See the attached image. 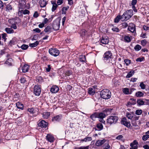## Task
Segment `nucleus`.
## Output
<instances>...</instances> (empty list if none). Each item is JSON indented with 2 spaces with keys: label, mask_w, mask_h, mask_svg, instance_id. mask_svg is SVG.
<instances>
[{
  "label": "nucleus",
  "mask_w": 149,
  "mask_h": 149,
  "mask_svg": "<svg viewBox=\"0 0 149 149\" xmlns=\"http://www.w3.org/2000/svg\"><path fill=\"white\" fill-rule=\"evenodd\" d=\"M88 93L91 95H93L95 93L93 89L92 88H89L88 91Z\"/></svg>",
  "instance_id": "obj_34"
},
{
  "label": "nucleus",
  "mask_w": 149,
  "mask_h": 149,
  "mask_svg": "<svg viewBox=\"0 0 149 149\" xmlns=\"http://www.w3.org/2000/svg\"><path fill=\"white\" fill-rule=\"evenodd\" d=\"M39 16L38 14L37 11H36L35 12L33 16L35 18H37Z\"/></svg>",
  "instance_id": "obj_60"
},
{
  "label": "nucleus",
  "mask_w": 149,
  "mask_h": 149,
  "mask_svg": "<svg viewBox=\"0 0 149 149\" xmlns=\"http://www.w3.org/2000/svg\"><path fill=\"white\" fill-rule=\"evenodd\" d=\"M63 0H58L57 3V4L59 5L62 4L63 3Z\"/></svg>",
  "instance_id": "obj_58"
},
{
  "label": "nucleus",
  "mask_w": 149,
  "mask_h": 149,
  "mask_svg": "<svg viewBox=\"0 0 149 149\" xmlns=\"http://www.w3.org/2000/svg\"><path fill=\"white\" fill-rule=\"evenodd\" d=\"M27 110L30 113L32 114L36 113L38 111V109H34L33 108H29Z\"/></svg>",
  "instance_id": "obj_9"
},
{
  "label": "nucleus",
  "mask_w": 149,
  "mask_h": 149,
  "mask_svg": "<svg viewBox=\"0 0 149 149\" xmlns=\"http://www.w3.org/2000/svg\"><path fill=\"white\" fill-rule=\"evenodd\" d=\"M133 11L132 10H130L126 11L122 15V18L123 20H127L130 18L133 15Z\"/></svg>",
  "instance_id": "obj_2"
},
{
  "label": "nucleus",
  "mask_w": 149,
  "mask_h": 149,
  "mask_svg": "<svg viewBox=\"0 0 149 149\" xmlns=\"http://www.w3.org/2000/svg\"><path fill=\"white\" fill-rule=\"evenodd\" d=\"M28 46L27 45L23 44L21 47L22 49L23 50H26L28 48Z\"/></svg>",
  "instance_id": "obj_40"
},
{
  "label": "nucleus",
  "mask_w": 149,
  "mask_h": 149,
  "mask_svg": "<svg viewBox=\"0 0 149 149\" xmlns=\"http://www.w3.org/2000/svg\"><path fill=\"white\" fill-rule=\"evenodd\" d=\"M46 139L50 142H53L54 139L53 136L51 134H48L46 136Z\"/></svg>",
  "instance_id": "obj_14"
},
{
  "label": "nucleus",
  "mask_w": 149,
  "mask_h": 149,
  "mask_svg": "<svg viewBox=\"0 0 149 149\" xmlns=\"http://www.w3.org/2000/svg\"><path fill=\"white\" fill-rule=\"evenodd\" d=\"M15 41L14 40H11L9 43V45L10 46H12L13 45H14L15 44Z\"/></svg>",
  "instance_id": "obj_56"
},
{
  "label": "nucleus",
  "mask_w": 149,
  "mask_h": 149,
  "mask_svg": "<svg viewBox=\"0 0 149 149\" xmlns=\"http://www.w3.org/2000/svg\"><path fill=\"white\" fill-rule=\"evenodd\" d=\"M120 19L122 20V21H123V19L122 18V16L120 15H118L114 19V22L116 23H118Z\"/></svg>",
  "instance_id": "obj_17"
},
{
  "label": "nucleus",
  "mask_w": 149,
  "mask_h": 149,
  "mask_svg": "<svg viewBox=\"0 0 149 149\" xmlns=\"http://www.w3.org/2000/svg\"><path fill=\"white\" fill-rule=\"evenodd\" d=\"M43 79L42 78V77H39L37 79V81L39 82L40 83H41V82L43 81Z\"/></svg>",
  "instance_id": "obj_48"
},
{
  "label": "nucleus",
  "mask_w": 149,
  "mask_h": 149,
  "mask_svg": "<svg viewBox=\"0 0 149 149\" xmlns=\"http://www.w3.org/2000/svg\"><path fill=\"white\" fill-rule=\"evenodd\" d=\"M135 104V102L134 103H132V102H131L130 101L127 102V104H126V105L127 106H128L129 107H130V106H131V105H134Z\"/></svg>",
  "instance_id": "obj_54"
},
{
  "label": "nucleus",
  "mask_w": 149,
  "mask_h": 149,
  "mask_svg": "<svg viewBox=\"0 0 149 149\" xmlns=\"http://www.w3.org/2000/svg\"><path fill=\"white\" fill-rule=\"evenodd\" d=\"M45 25L44 23H42L39 24L38 25V26L40 28H43Z\"/></svg>",
  "instance_id": "obj_63"
},
{
  "label": "nucleus",
  "mask_w": 149,
  "mask_h": 149,
  "mask_svg": "<svg viewBox=\"0 0 149 149\" xmlns=\"http://www.w3.org/2000/svg\"><path fill=\"white\" fill-rule=\"evenodd\" d=\"M128 30L131 32L134 33L135 31V25H134L133 26H129L128 28Z\"/></svg>",
  "instance_id": "obj_22"
},
{
  "label": "nucleus",
  "mask_w": 149,
  "mask_h": 149,
  "mask_svg": "<svg viewBox=\"0 0 149 149\" xmlns=\"http://www.w3.org/2000/svg\"><path fill=\"white\" fill-rule=\"evenodd\" d=\"M121 124L127 127H130V122H128L125 117L123 118L121 121Z\"/></svg>",
  "instance_id": "obj_8"
},
{
  "label": "nucleus",
  "mask_w": 149,
  "mask_h": 149,
  "mask_svg": "<svg viewBox=\"0 0 149 149\" xmlns=\"http://www.w3.org/2000/svg\"><path fill=\"white\" fill-rule=\"evenodd\" d=\"M126 116L127 118L130 119H132V118H133V116L128 112L127 113Z\"/></svg>",
  "instance_id": "obj_43"
},
{
  "label": "nucleus",
  "mask_w": 149,
  "mask_h": 149,
  "mask_svg": "<svg viewBox=\"0 0 149 149\" xmlns=\"http://www.w3.org/2000/svg\"><path fill=\"white\" fill-rule=\"evenodd\" d=\"M22 11L23 12V13L24 15L29 14L30 13L29 11L27 9H25L24 10H22Z\"/></svg>",
  "instance_id": "obj_50"
},
{
  "label": "nucleus",
  "mask_w": 149,
  "mask_h": 149,
  "mask_svg": "<svg viewBox=\"0 0 149 149\" xmlns=\"http://www.w3.org/2000/svg\"><path fill=\"white\" fill-rule=\"evenodd\" d=\"M137 0H132L131 4L132 6H134V5L136 3Z\"/></svg>",
  "instance_id": "obj_59"
},
{
  "label": "nucleus",
  "mask_w": 149,
  "mask_h": 149,
  "mask_svg": "<svg viewBox=\"0 0 149 149\" xmlns=\"http://www.w3.org/2000/svg\"><path fill=\"white\" fill-rule=\"evenodd\" d=\"M123 92L126 94H129V89L127 88H124L123 90Z\"/></svg>",
  "instance_id": "obj_32"
},
{
  "label": "nucleus",
  "mask_w": 149,
  "mask_h": 149,
  "mask_svg": "<svg viewBox=\"0 0 149 149\" xmlns=\"http://www.w3.org/2000/svg\"><path fill=\"white\" fill-rule=\"evenodd\" d=\"M12 59L11 58H8L5 62V63L9 65H12Z\"/></svg>",
  "instance_id": "obj_19"
},
{
  "label": "nucleus",
  "mask_w": 149,
  "mask_h": 149,
  "mask_svg": "<svg viewBox=\"0 0 149 149\" xmlns=\"http://www.w3.org/2000/svg\"><path fill=\"white\" fill-rule=\"evenodd\" d=\"M112 30L113 31H116L117 32H118L119 31L118 29L116 27H114L112 28Z\"/></svg>",
  "instance_id": "obj_61"
},
{
  "label": "nucleus",
  "mask_w": 149,
  "mask_h": 149,
  "mask_svg": "<svg viewBox=\"0 0 149 149\" xmlns=\"http://www.w3.org/2000/svg\"><path fill=\"white\" fill-rule=\"evenodd\" d=\"M86 31L84 29H83L82 30H81L80 31V32L81 35V36H83V37L85 35V34H86Z\"/></svg>",
  "instance_id": "obj_39"
},
{
  "label": "nucleus",
  "mask_w": 149,
  "mask_h": 149,
  "mask_svg": "<svg viewBox=\"0 0 149 149\" xmlns=\"http://www.w3.org/2000/svg\"><path fill=\"white\" fill-rule=\"evenodd\" d=\"M61 116L57 115L54 117L52 119L53 121H59L61 119Z\"/></svg>",
  "instance_id": "obj_16"
},
{
  "label": "nucleus",
  "mask_w": 149,
  "mask_h": 149,
  "mask_svg": "<svg viewBox=\"0 0 149 149\" xmlns=\"http://www.w3.org/2000/svg\"><path fill=\"white\" fill-rule=\"evenodd\" d=\"M97 118H100L101 119H102L105 117L106 115L104 113L101 112L99 113H97Z\"/></svg>",
  "instance_id": "obj_23"
},
{
  "label": "nucleus",
  "mask_w": 149,
  "mask_h": 149,
  "mask_svg": "<svg viewBox=\"0 0 149 149\" xmlns=\"http://www.w3.org/2000/svg\"><path fill=\"white\" fill-rule=\"evenodd\" d=\"M103 147H104V149H108L110 148V146L108 143H105Z\"/></svg>",
  "instance_id": "obj_38"
},
{
  "label": "nucleus",
  "mask_w": 149,
  "mask_h": 149,
  "mask_svg": "<svg viewBox=\"0 0 149 149\" xmlns=\"http://www.w3.org/2000/svg\"><path fill=\"white\" fill-rule=\"evenodd\" d=\"M72 72L70 71H66L65 73L66 76H69L72 74Z\"/></svg>",
  "instance_id": "obj_42"
},
{
  "label": "nucleus",
  "mask_w": 149,
  "mask_h": 149,
  "mask_svg": "<svg viewBox=\"0 0 149 149\" xmlns=\"http://www.w3.org/2000/svg\"><path fill=\"white\" fill-rule=\"evenodd\" d=\"M141 48V47L140 45H137L134 47V49L136 51H138L140 50Z\"/></svg>",
  "instance_id": "obj_30"
},
{
  "label": "nucleus",
  "mask_w": 149,
  "mask_h": 149,
  "mask_svg": "<svg viewBox=\"0 0 149 149\" xmlns=\"http://www.w3.org/2000/svg\"><path fill=\"white\" fill-rule=\"evenodd\" d=\"M34 93L36 95L39 96L41 92V89L40 87L37 85H35L34 88Z\"/></svg>",
  "instance_id": "obj_7"
},
{
  "label": "nucleus",
  "mask_w": 149,
  "mask_h": 149,
  "mask_svg": "<svg viewBox=\"0 0 149 149\" xmlns=\"http://www.w3.org/2000/svg\"><path fill=\"white\" fill-rule=\"evenodd\" d=\"M137 103L139 105H143L144 104V102L142 100H138L137 101Z\"/></svg>",
  "instance_id": "obj_29"
},
{
  "label": "nucleus",
  "mask_w": 149,
  "mask_h": 149,
  "mask_svg": "<svg viewBox=\"0 0 149 149\" xmlns=\"http://www.w3.org/2000/svg\"><path fill=\"white\" fill-rule=\"evenodd\" d=\"M112 55L110 51L107 52H105L104 55V60L105 62L107 63L111 62V61Z\"/></svg>",
  "instance_id": "obj_4"
},
{
  "label": "nucleus",
  "mask_w": 149,
  "mask_h": 149,
  "mask_svg": "<svg viewBox=\"0 0 149 149\" xmlns=\"http://www.w3.org/2000/svg\"><path fill=\"white\" fill-rule=\"evenodd\" d=\"M51 28L49 26H47L44 29V31L46 32L51 31Z\"/></svg>",
  "instance_id": "obj_36"
},
{
  "label": "nucleus",
  "mask_w": 149,
  "mask_h": 149,
  "mask_svg": "<svg viewBox=\"0 0 149 149\" xmlns=\"http://www.w3.org/2000/svg\"><path fill=\"white\" fill-rule=\"evenodd\" d=\"M47 125V123L44 120H42L38 124V126L42 128L46 127Z\"/></svg>",
  "instance_id": "obj_10"
},
{
  "label": "nucleus",
  "mask_w": 149,
  "mask_h": 149,
  "mask_svg": "<svg viewBox=\"0 0 149 149\" xmlns=\"http://www.w3.org/2000/svg\"><path fill=\"white\" fill-rule=\"evenodd\" d=\"M47 4V2L46 1L44 0H43V1H41L40 3V6L41 7H45Z\"/></svg>",
  "instance_id": "obj_33"
},
{
  "label": "nucleus",
  "mask_w": 149,
  "mask_h": 149,
  "mask_svg": "<svg viewBox=\"0 0 149 149\" xmlns=\"http://www.w3.org/2000/svg\"><path fill=\"white\" fill-rule=\"evenodd\" d=\"M59 90L58 87L57 86H54L51 88L50 91L52 93H55L58 92Z\"/></svg>",
  "instance_id": "obj_12"
},
{
  "label": "nucleus",
  "mask_w": 149,
  "mask_h": 149,
  "mask_svg": "<svg viewBox=\"0 0 149 149\" xmlns=\"http://www.w3.org/2000/svg\"><path fill=\"white\" fill-rule=\"evenodd\" d=\"M97 127L99 129V130H101L103 129V125L101 123L98 124L97 125Z\"/></svg>",
  "instance_id": "obj_31"
},
{
  "label": "nucleus",
  "mask_w": 149,
  "mask_h": 149,
  "mask_svg": "<svg viewBox=\"0 0 149 149\" xmlns=\"http://www.w3.org/2000/svg\"><path fill=\"white\" fill-rule=\"evenodd\" d=\"M118 119V117L116 116H109L107 119V124L110 125L115 124Z\"/></svg>",
  "instance_id": "obj_3"
},
{
  "label": "nucleus",
  "mask_w": 149,
  "mask_h": 149,
  "mask_svg": "<svg viewBox=\"0 0 149 149\" xmlns=\"http://www.w3.org/2000/svg\"><path fill=\"white\" fill-rule=\"evenodd\" d=\"M49 53L54 56H58L59 54V51L56 48H51L49 49Z\"/></svg>",
  "instance_id": "obj_5"
},
{
  "label": "nucleus",
  "mask_w": 149,
  "mask_h": 149,
  "mask_svg": "<svg viewBox=\"0 0 149 149\" xmlns=\"http://www.w3.org/2000/svg\"><path fill=\"white\" fill-rule=\"evenodd\" d=\"M57 6H58L57 4H55V5H53L52 9V11H54L56 9Z\"/></svg>",
  "instance_id": "obj_51"
},
{
  "label": "nucleus",
  "mask_w": 149,
  "mask_h": 149,
  "mask_svg": "<svg viewBox=\"0 0 149 149\" xmlns=\"http://www.w3.org/2000/svg\"><path fill=\"white\" fill-rule=\"evenodd\" d=\"M5 30L8 33H12L14 32V30L12 28H6L5 29Z\"/></svg>",
  "instance_id": "obj_21"
},
{
  "label": "nucleus",
  "mask_w": 149,
  "mask_h": 149,
  "mask_svg": "<svg viewBox=\"0 0 149 149\" xmlns=\"http://www.w3.org/2000/svg\"><path fill=\"white\" fill-rule=\"evenodd\" d=\"M109 39L107 37H102L101 42L103 44H108L109 42Z\"/></svg>",
  "instance_id": "obj_13"
},
{
  "label": "nucleus",
  "mask_w": 149,
  "mask_h": 149,
  "mask_svg": "<svg viewBox=\"0 0 149 149\" xmlns=\"http://www.w3.org/2000/svg\"><path fill=\"white\" fill-rule=\"evenodd\" d=\"M16 105L17 108L22 109L23 108V105L22 104L18 102L16 104Z\"/></svg>",
  "instance_id": "obj_27"
},
{
  "label": "nucleus",
  "mask_w": 149,
  "mask_h": 149,
  "mask_svg": "<svg viewBox=\"0 0 149 149\" xmlns=\"http://www.w3.org/2000/svg\"><path fill=\"white\" fill-rule=\"evenodd\" d=\"M77 149H89V146L86 147L81 146L78 147L77 148Z\"/></svg>",
  "instance_id": "obj_49"
},
{
  "label": "nucleus",
  "mask_w": 149,
  "mask_h": 149,
  "mask_svg": "<svg viewBox=\"0 0 149 149\" xmlns=\"http://www.w3.org/2000/svg\"><path fill=\"white\" fill-rule=\"evenodd\" d=\"M85 141L86 142L87 141H91L92 140V138L91 137H87L86 138H84Z\"/></svg>",
  "instance_id": "obj_47"
},
{
  "label": "nucleus",
  "mask_w": 149,
  "mask_h": 149,
  "mask_svg": "<svg viewBox=\"0 0 149 149\" xmlns=\"http://www.w3.org/2000/svg\"><path fill=\"white\" fill-rule=\"evenodd\" d=\"M90 117L93 120H94L96 118H97V113H95L91 115Z\"/></svg>",
  "instance_id": "obj_26"
},
{
  "label": "nucleus",
  "mask_w": 149,
  "mask_h": 149,
  "mask_svg": "<svg viewBox=\"0 0 149 149\" xmlns=\"http://www.w3.org/2000/svg\"><path fill=\"white\" fill-rule=\"evenodd\" d=\"M39 44V42L38 41H36L35 42L33 43H31L29 44L30 47H34L37 46Z\"/></svg>",
  "instance_id": "obj_25"
},
{
  "label": "nucleus",
  "mask_w": 149,
  "mask_h": 149,
  "mask_svg": "<svg viewBox=\"0 0 149 149\" xmlns=\"http://www.w3.org/2000/svg\"><path fill=\"white\" fill-rule=\"evenodd\" d=\"M68 8V7H64L62 9V13H65V11L67 10Z\"/></svg>",
  "instance_id": "obj_44"
},
{
  "label": "nucleus",
  "mask_w": 149,
  "mask_h": 149,
  "mask_svg": "<svg viewBox=\"0 0 149 149\" xmlns=\"http://www.w3.org/2000/svg\"><path fill=\"white\" fill-rule=\"evenodd\" d=\"M79 61L81 62H86V61L85 55H81L79 57Z\"/></svg>",
  "instance_id": "obj_18"
},
{
  "label": "nucleus",
  "mask_w": 149,
  "mask_h": 149,
  "mask_svg": "<svg viewBox=\"0 0 149 149\" xmlns=\"http://www.w3.org/2000/svg\"><path fill=\"white\" fill-rule=\"evenodd\" d=\"M143 93L141 91H138L136 93V95L138 97H141L143 96Z\"/></svg>",
  "instance_id": "obj_28"
},
{
  "label": "nucleus",
  "mask_w": 149,
  "mask_h": 149,
  "mask_svg": "<svg viewBox=\"0 0 149 149\" xmlns=\"http://www.w3.org/2000/svg\"><path fill=\"white\" fill-rule=\"evenodd\" d=\"M106 140L104 139L102 140H99L95 143V145L97 146H100L103 145L105 142Z\"/></svg>",
  "instance_id": "obj_11"
},
{
  "label": "nucleus",
  "mask_w": 149,
  "mask_h": 149,
  "mask_svg": "<svg viewBox=\"0 0 149 149\" xmlns=\"http://www.w3.org/2000/svg\"><path fill=\"white\" fill-rule=\"evenodd\" d=\"M142 113V110H137L136 111L135 113L137 115H140Z\"/></svg>",
  "instance_id": "obj_45"
},
{
  "label": "nucleus",
  "mask_w": 149,
  "mask_h": 149,
  "mask_svg": "<svg viewBox=\"0 0 149 149\" xmlns=\"http://www.w3.org/2000/svg\"><path fill=\"white\" fill-rule=\"evenodd\" d=\"M128 25L125 22H124L122 24V26L123 27H126L128 26Z\"/></svg>",
  "instance_id": "obj_64"
},
{
  "label": "nucleus",
  "mask_w": 149,
  "mask_h": 149,
  "mask_svg": "<svg viewBox=\"0 0 149 149\" xmlns=\"http://www.w3.org/2000/svg\"><path fill=\"white\" fill-rule=\"evenodd\" d=\"M124 62L125 63L126 65L128 66L131 63V60L129 59H126L124 60Z\"/></svg>",
  "instance_id": "obj_41"
},
{
  "label": "nucleus",
  "mask_w": 149,
  "mask_h": 149,
  "mask_svg": "<svg viewBox=\"0 0 149 149\" xmlns=\"http://www.w3.org/2000/svg\"><path fill=\"white\" fill-rule=\"evenodd\" d=\"M140 86L142 89H144L145 88V86L143 82H141L140 83Z\"/></svg>",
  "instance_id": "obj_53"
},
{
  "label": "nucleus",
  "mask_w": 149,
  "mask_h": 149,
  "mask_svg": "<svg viewBox=\"0 0 149 149\" xmlns=\"http://www.w3.org/2000/svg\"><path fill=\"white\" fill-rule=\"evenodd\" d=\"M60 26V21L56 20L54 21L52 26L53 29L55 31L58 30L59 29Z\"/></svg>",
  "instance_id": "obj_6"
},
{
  "label": "nucleus",
  "mask_w": 149,
  "mask_h": 149,
  "mask_svg": "<svg viewBox=\"0 0 149 149\" xmlns=\"http://www.w3.org/2000/svg\"><path fill=\"white\" fill-rule=\"evenodd\" d=\"M50 115V112H44L42 114V116L44 118H47Z\"/></svg>",
  "instance_id": "obj_20"
},
{
  "label": "nucleus",
  "mask_w": 149,
  "mask_h": 149,
  "mask_svg": "<svg viewBox=\"0 0 149 149\" xmlns=\"http://www.w3.org/2000/svg\"><path fill=\"white\" fill-rule=\"evenodd\" d=\"M124 39L125 41L127 42H129L131 40L130 37L128 36H125Z\"/></svg>",
  "instance_id": "obj_35"
},
{
  "label": "nucleus",
  "mask_w": 149,
  "mask_h": 149,
  "mask_svg": "<svg viewBox=\"0 0 149 149\" xmlns=\"http://www.w3.org/2000/svg\"><path fill=\"white\" fill-rule=\"evenodd\" d=\"M33 31H35L37 33H40L41 31V30L38 28H36L33 29Z\"/></svg>",
  "instance_id": "obj_62"
},
{
  "label": "nucleus",
  "mask_w": 149,
  "mask_h": 149,
  "mask_svg": "<svg viewBox=\"0 0 149 149\" xmlns=\"http://www.w3.org/2000/svg\"><path fill=\"white\" fill-rule=\"evenodd\" d=\"M29 68L28 65L25 64L24 65L22 68V71L23 72H27Z\"/></svg>",
  "instance_id": "obj_15"
},
{
  "label": "nucleus",
  "mask_w": 149,
  "mask_h": 149,
  "mask_svg": "<svg viewBox=\"0 0 149 149\" xmlns=\"http://www.w3.org/2000/svg\"><path fill=\"white\" fill-rule=\"evenodd\" d=\"M144 59V57L138 58L136 59V61L137 62H141Z\"/></svg>",
  "instance_id": "obj_55"
},
{
  "label": "nucleus",
  "mask_w": 149,
  "mask_h": 149,
  "mask_svg": "<svg viewBox=\"0 0 149 149\" xmlns=\"http://www.w3.org/2000/svg\"><path fill=\"white\" fill-rule=\"evenodd\" d=\"M148 138H149V135H143L142 137V139L144 141H146Z\"/></svg>",
  "instance_id": "obj_37"
},
{
  "label": "nucleus",
  "mask_w": 149,
  "mask_h": 149,
  "mask_svg": "<svg viewBox=\"0 0 149 149\" xmlns=\"http://www.w3.org/2000/svg\"><path fill=\"white\" fill-rule=\"evenodd\" d=\"M134 73V70H132L129 72L127 74V75L126 76L127 78H129L132 76L133 75Z\"/></svg>",
  "instance_id": "obj_24"
},
{
  "label": "nucleus",
  "mask_w": 149,
  "mask_h": 149,
  "mask_svg": "<svg viewBox=\"0 0 149 149\" xmlns=\"http://www.w3.org/2000/svg\"><path fill=\"white\" fill-rule=\"evenodd\" d=\"M101 97L105 99H107L110 98L111 96V93L110 91L107 89H104L100 92Z\"/></svg>",
  "instance_id": "obj_1"
},
{
  "label": "nucleus",
  "mask_w": 149,
  "mask_h": 149,
  "mask_svg": "<svg viewBox=\"0 0 149 149\" xmlns=\"http://www.w3.org/2000/svg\"><path fill=\"white\" fill-rule=\"evenodd\" d=\"M48 68H46V70L47 72H49L51 70V65H47Z\"/></svg>",
  "instance_id": "obj_57"
},
{
  "label": "nucleus",
  "mask_w": 149,
  "mask_h": 149,
  "mask_svg": "<svg viewBox=\"0 0 149 149\" xmlns=\"http://www.w3.org/2000/svg\"><path fill=\"white\" fill-rule=\"evenodd\" d=\"M147 43V41L146 40H143L141 41V44L143 46H145Z\"/></svg>",
  "instance_id": "obj_46"
},
{
  "label": "nucleus",
  "mask_w": 149,
  "mask_h": 149,
  "mask_svg": "<svg viewBox=\"0 0 149 149\" xmlns=\"http://www.w3.org/2000/svg\"><path fill=\"white\" fill-rule=\"evenodd\" d=\"M20 81L21 83H24L25 82L26 80L25 78H21L20 79Z\"/></svg>",
  "instance_id": "obj_52"
}]
</instances>
